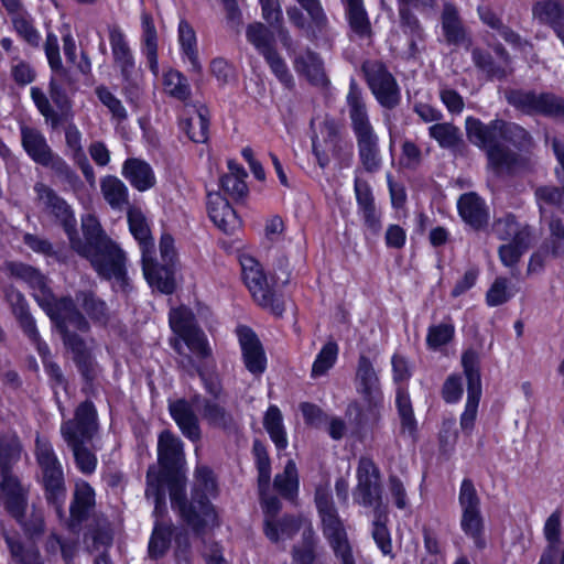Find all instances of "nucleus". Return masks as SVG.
<instances>
[{"mask_svg":"<svg viewBox=\"0 0 564 564\" xmlns=\"http://www.w3.org/2000/svg\"><path fill=\"white\" fill-rule=\"evenodd\" d=\"M561 519L562 512L555 510L545 521L543 533L547 541V547L543 554L551 555L556 558L561 551Z\"/></svg>","mask_w":564,"mask_h":564,"instance_id":"bf43d9fd","label":"nucleus"},{"mask_svg":"<svg viewBox=\"0 0 564 564\" xmlns=\"http://www.w3.org/2000/svg\"><path fill=\"white\" fill-rule=\"evenodd\" d=\"M429 135L444 149H456L463 143L459 128L449 122L432 124Z\"/></svg>","mask_w":564,"mask_h":564,"instance_id":"6e6d98bb","label":"nucleus"},{"mask_svg":"<svg viewBox=\"0 0 564 564\" xmlns=\"http://www.w3.org/2000/svg\"><path fill=\"white\" fill-rule=\"evenodd\" d=\"M229 173L220 178V187L232 199H243L248 194V186L245 182L247 172L234 161L228 162Z\"/></svg>","mask_w":564,"mask_h":564,"instance_id":"e433bc0d","label":"nucleus"},{"mask_svg":"<svg viewBox=\"0 0 564 564\" xmlns=\"http://www.w3.org/2000/svg\"><path fill=\"white\" fill-rule=\"evenodd\" d=\"M20 131L24 151L36 164L42 165L54 153L46 138L39 129L25 124L21 126Z\"/></svg>","mask_w":564,"mask_h":564,"instance_id":"7c9ffc66","label":"nucleus"},{"mask_svg":"<svg viewBox=\"0 0 564 564\" xmlns=\"http://www.w3.org/2000/svg\"><path fill=\"white\" fill-rule=\"evenodd\" d=\"M400 25L403 33L409 37V51L411 56L420 53L419 43L424 41V31L419 19L406 7L399 9Z\"/></svg>","mask_w":564,"mask_h":564,"instance_id":"49530a36","label":"nucleus"},{"mask_svg":"<svg viewBox=\"0 0 564 564\" xmlns=\"http://www.w3.org/2000/svg\"><path fill=\"white\" fill-rule=\"evenodd\" d=\"M354 501L364 507L371 508L375 514L382 517L387 512L383 503L381 474L371 458L361 457L357 467V486L352 491Z\"/></svg>","mask_w":564,"mask_h":564,"instance_id":"0eeeda50","label":"nucleus"},{"mask_svg":"<svg viewBox=\"0 0 564 564\" xmlns=\"http://www.w3.org/2000/svg\"><path fill=\"white\" fill-rule=\"evenodd\" d=\"M246 36H247V40L257 48V51L262 56H264L275 50L274 34L263 23L256 22V23L249 24L246 30Z\"/></svg>","mask_w":564,"mask_h":564,"instance_id":"5fc2aeb1","label":"nucleus"},{"mask_svg":"<svg viewBox=\"0 0 564 564\" xmlns=\"http://www.w3.org/2000/svg\"><path fill=\"white\" fill-rule=\"evenodd\" d=\"M462 365L467 379V401L465 410L460 415V427L467 434H470L478 411L481 397V378L479 370V356L474 349L466 350L462 356Z\"/></svg>","mask_w":564,"mask_h":564,"instance_id":"f8f14e48","label":"nucleus"},{"mask_svg":"<svg viewBox=\"0 0 564 564\" xmlns=\"http://www.w3.org/2000/svg\"><path fill=\"white\" fill-rule=\"evenodd\" d=\"M338 354V346L334 341H328L318 352L313 367L312 377L317 378L325 375L335 364Z\"/></svg>","mask_w":564,"mask_h":564,"instance_id":"0e129e2a","label":"nucleus"},{"mask_svg":"<svg viewBox=\"0 0 564 564\" xmlns=\"http://www.w3.org/2000/svg\"><path fill=\"white\" fill-rule=\"evenodd\" d=\"M170 325L173 332L178 335V338L171 341L173 347L175 340L184 343L197 361H202L210 356L212 350L208 346L206 335L197 326L195 316L191 310L186 307L172 310L170 313ZM181 346H183V344H181ZM182 349L184 350V347H182Z\"/></svg>","mask_w":564,"mask_h":564,"instance_id":"6e6552de","label":"nucleus"},{"mask_svg":"<svg viewBox=\"0 0 564 564\" xmlns=\"http://www.w3.org/2000/svg\"><path fill=\"white\" fill-rule=\"evenodd\" d=\"M442 28L447 43L453 45L470 46L468 37L455 8L446 6L442 15Z\"/></svg>","mask_w":564,"mask_h":564,"instance_id":"4c0bfd02","label":"nucleus"},{"mask_svg":"<svg viewBox=\"0 0 564 564\" xmlns=\"http://www.w3.org/2000/svg\"><path fill=\"white\" fill-rule=\"evenodd\" d=\"M499 140L512 143L519 149L529 148L532 143V139L525 129L519 124L506 121H503V127H501Z\"/></svg>","mask_w":564,"mask_h":564,"instance_id":"69168bd1","label":"nucleus"},{"mask_svg":"<svg viewBox=\"0 0 564 564\" xmlns=\"http://www.w3.org/2000/svg\"><path fill=\"white\" fill-rule=\"evenodd\" d=\"M194 406L193 397L189 401L177 399L169 403V411L183 435L192 442H198L202 438V429Z\"/></svg>","mask_w":564,"mask_h":564,"instance_id":"aec40b11","label":"nucleus"},{"mask_svg":"<svg viewBox=\"0 0 564 564\" xmlns=\"http://www.w3.org/2000/svg\"><path fill=\"white\" fill-rule=\"evenodd\" d=\"M346 101L360 162L367 172H377L381 167L378 137L370 123L362 91L355 79L350 80Z\"/></svg>","mask_w":564,"mask_h":564,"instance_id":"7ed1b4c3","label":"nucleus"},{"mask_svg":"<svg viewBox=\"0 0 564 564\" xmlns=\"http://www.w3.org/2000/svg\"><path fill=\"white\" fill-rule=\"evenodd\" d=\"M100 189L105 200L112 209L122 210L129 206L128 188L117 176L107 175L101 178Z\"/></svg>","mask_w":564,"mask_h":564,"instance_id":"ea45409f","label":"nucleus"},{"mask_svg":"<svg viewBox=\"0 0 564 564\" xmlns=\"http://www.w3.org/2000/svg\"><path fill=\"white\" fill-rule=\"evenodd\" d=\"M361 72L369 89L382 107L393 109L400 104V87L382 62L365 61L361 65Z\"/></svg>","mask_w":564,"mask_h":564,"instance_id":"9b49d317","label":"nucleus"},{"mask_svg":"<svg viewBox=\"0 0 564 564\" xmlns=\"http://www.w3.org/2000/svg\"><path fill=\"white\" fill-rule=\"evenodd\" d=\"M506 98L510 105L523 112L564 119V99L554 94L514 89L507 91Z\"/></svg>","mask_w":564,"mask_h":564,"instance_id":"ddd939ff","label":"nucleus"},{"mask_svg":"<svg viewBox=\"0 0 564 564\" xmlns=\"http://www.w3.org/2000/svg\"><path fill=\"white\" fill-rule=\"evenodd\" d=\"M557 177L563 184V188L555 186H541L535 189V197L542 214L547 206L564 208V176L557 172Z\"/></svg>","mask_w":564,"mask_h":564,"instance_id":"680f3d73","label":"nucleus"},{"mask_svg":"<svg viewBox=\"0 0 564 564\" xmlns=\"http://www.w3.org/2000/svg\"><path fill=\"white\" fill-rule=\"evenodd\" d=\"M295 67L315 85L326 83L323 64L317 54L308 51L304 56H300L295 61Z\"/></svg>","mask_w":564,"mask_h":564,"instance_id":"13d9d810","label":"nucleus"},{"mask_svg":"<svg viewBox=\"0 0 564 564\" xmlns=\"http://www.w3.org/2000/svg\"><path fill=\"white\" fill-rule=\"evenodd\" d=\"M310 15V25L306 30V36L310 40H316L328 32V20L319 3V0H296Z\"/></svg>","mask_w":564,"mask_h":564,"instance_id":"37998d69","label":"nucleus"},{"mask_svg":"<svg viewBox=\"0 0 564 564\" xmlns=\"http://www.w3.org/2000/svg\"><path fill=\"white\" fill-rule=\"evenodd\" d=\"M217 491V484L212 469L206 466H199L195 471V481L193 487V506L197 507L204 528L215 525L217 514L209 502V497H214Z\"/></svg>","mask_w":564,"mask_h":564,"instance_id":"f3484780","label":"nucleus"},{"mask_svg":"<svg viewBox=\"0 0 564 564\" xmlns=\"http://www.w3.org/2000/svg\"><path fill=\"white\" fill-rule=\"evenodd\" d=\"M263 426L278 449L282 451L288 447L283 416L276 405H270L268 408L263 417Z\"/></svg>","mask_w":564,"mask_h":564,"instance_id":"3c124183","label":"nucleus"},{"mask_svg":"<svg viewBox=\"0 0 564 564\" xmlns=\"http://www.w3.org/2000/svg\"><path fill=\"white\" fill-rule=\"evenodd\" d=\"M471 57L476 67L484 72L489 78L502 79L510 72L502 63H495L490 53L480 48H474L471 51Z\"/></svg>","mask_w":564,"mask_h":564,"instance_id":"052dcab7","label":"nucleus"},{"mask_svg":"<svg viewBox=\"0 0 564 564\" xmlns=\"http://www.w3.org/2000/svg\"><path fill=\"white\" fill-rule=\"evenodd\" d=\"M207 209L213 223L226 234L234 232L241 225L235 209L219 193H208Z\"/></svg>","mask_w":564,"mask_h":564,"instance_id":"5701e85b","label":"nucleus"},{"mask_svg":"<svg viewBox=\"0 0 564 564\" xmlns=\"http://www.w3.org/2000/svg\"><path fill=\"white\" fill-rule=\"evenodd\" d=\"M0 489L8 511L18 520L24 516L26 507V489L12 471L0 475Z\"/></svg>","mask_w":564,"mask_h":564,"instance_id":"393cba45","label":"nucleus"},{"mask_svg":"<svg viewBox=\"0 0 564 564\" xmlns=\"http://www.w3.org/2000/svg\"><path fill=\"white\" fill-rule=\"evenodd\" d=\"M174 349L180 355L177 359L178 366L184 369L188 375L194 376L196 372L199 375L200 380L204 384L206 392L208 393L207 398L210 399H224L226 398V393L224 391L220 379L217 376H209L202 371L198 362L188 354L183 352L181 343L175 340Z\"/></svg>","mask_w":564,"mask_h":564,"instance_id":"a878e982","label":"nucleus"},{"mask_svg":"<svg viewBox=\"0 0 564 564\" xmlns=\"http://www.w3.org/2000/svg\"><path fill=\"white\" fill-rule=\"evenodd\" d=\"M200 419L212 430H218L227 435L237 434L239 431V421L234 412L228 408L226 398L210 399L195 393L193 395Z\"/></svg>","mask_w":564,"mask_h":564,"instance_id":"4468645a","label":"nucleus"},{"mask_svg":"<svg viewBox=\"0 0 564 564\" xmlns=\"http://www.w3.org/2000/svg\"><path fill=\"white\" fill-rule=\"evenodd\" d=\"M533 20L552 30L564 25V0H540L532 7Z\"/></svg>","mask_w":564,"mask_h":564,"instance_id":"72a5a7b5","label":"nucleus"},{"mask_svg":"<svg viewBox=\"0 0 564 564\" xmlns=\"http://www.w3.org/2000/svg\"><path fill=\"white\" fill-rule=\"evenodd\" d=\"M240 263L243 282L254 301L260 306L269 308L274 315H282L284 303L269 283L261 264L251 257H243Z\"/></svg>","mask_w":564,"mask_h":564,"instance_id":"1a4fd4ad","label":"nucleus"},{"mask_svg":"<svg viewBox=\"0 0 564 564\" xmlns=\"http://www.w3.org/2000/svg\"><path fill=\"white\" fill-rule=\"evenodd\" d=\"M355 194L365 227L372 235H378L382 227L381 217L380 213L377 210L372 191L368 182L356 178Z\"/></svg>","mask_w":564,"mask_h":564,"instance_id":"4be33fe9","label":"nucleus"},{"mask_svg":"<svg viewBox=\"0 0 564 564\" xmlns=\"http://www.w3.org/2000/svg\"><path fill=\"white\" fill-rule=\"evenodd\" d=\"M82 230L84 239L79 237L73 240L72 250L87 259L98 276L115 280L126 290L128 276L124 251L105 232L94 215L82 219Z\"/></svg>","mask_w":564,"mask_h":564,"instance_id":"f257e3e1","label":"nucleus"},{"mask_svg":"<svg viewBox=\"0 0 564 564\" xmlns=\"http://www.w3.org/2000/svg\"><path fill=\"white\" fill-rule=\"evenodd\" d=\"M153 254L142 256L144 276L152 288L158 289L162 293L171 294L175 289L174 265L155 263Z\"/></svg>","mask_w":564,"mask_h":564,"instance_id":"bb28decb","label":"nucleus"},{"mask_svg":"<svg viewBox=\"0 0 564 564\" xmlns=\"http://www.w3.org/2000/svg\"><path fill=\"white\" fill-rule=\"evenodd\" d=\"M316 540L312 529L304 530L302 533V542L294 545L292 557L296 564H314L315 561Z\"/></svg>","mask_w":564,"mask_h":564,"instance_id":"e2e57ef3","label":"nucleus"},{"mask_svg":"<svg viewBox=\"0 0 564 564\" xmlns=\"http://www.w3.org/2000/svg\"><path fill=\"white\" fill-rule=\"evenodd\" d=\"M178 42L181 44L184 55L191 63L192 72L196 74L202 73V65L198 59V53L196 47V34L194 29L185 20H182L178 24Z\"/></svg>","mask_w":564,"mask_h":564,"instance_id":"603ef678","label":"nucleus"},{"mask_svg":"<svg viewBox=\"0 0 564 564\" xmlns=\"http://www.w3.org/2000/svg\"><path fill=\"white\" fill-rule=\"evenodd\" d=\"M109 41L111 45L113 61L120 68L121 75L128 84V86H124L123 88L126 94H137L138 86L132 83V75L134 72V58L124 39V34L118 26L110 28Z\"/></svg>","mask_w":564,"mask_h":564,"instance_id":"a211bd4d","label":"nucleus"},{"mask_svg":"<svg viewBox=\"0 0 564 564\" xmlns=\"http://www.w3.org/2000/svg\"><path fill=\"white\" fill-rule=\"evenodd\" d=\"M153 479L160 480L162 488L165 486L170 492L171 505L176 510L182 519L197 533H202L205 528L199 516L197 507L193 506V499L187 503L185 496V480L180 473L171 474H153Z\"/></svg>","mask_w":564,"mask_h":564,"instance_id":"2eb2a0df","label":"nucleus"},{"mask_svg":"<svg viewBox=\"0 0 564 564\" xmlns=\"http://www.w3.org/2000/svg\"><path fill=\"white\" fill-rule=\"evenodd\" d=\"M160 474L180 473L184 463L183 442L170 431H163L158 442Z\"/></svg>","mask_w":564,"mask_h":564,"instance_id":"412c9836","label":"nucleus"},{"mask_svg":"<svg viewBox=\"0 0 564 564\" xmlns=\"http://www.w3.org/2000/svg\"><path fill=\"white\" fill-rule=\"evenodd\" d=\"M458 503L462 511L460 529L475 542L477 547L482 549L485 546L482 538L485 523L481 513V502L475 485L469 478H465L462 481Z\"/></svg>","mask_w":564,"mask_h":564,"instance_id":"9d476101","label":"nucleus"},{"mask_svg":"<svg viewBox=\"0 0 564 564\" xmlns=\"http://www.w3.org/2000/svg\"><path fill=\"white\" fill-rule=\"evenodd\" d=\"M128 223L131 234L139 241L142 256L154 253L153 238L142 212L138 208H129Z\"/></svg>","mask_w":564,"mask_h":564,"instance_id":"58836bf2","label":"nucleus"},{"mask_svg":"<svg viewBox=\"0 0 564 564\" xmlns=\"http://www.w3.org/2000/svg\"><path fill=\"white\" fill-rule=\"evenodd\" d=\"M84 324H77L68 318V315H64L58 321L54 322L56 329L62 336L63 343L66 348L73 352V360L77 366L82 377L87 383H93L100 375L101 369L98 362L91 355V351L86 345V341L77 333L72 332L70 327L82 332L88 333L90 330V323H88L86 316L82 313Z\"/></svg>","mask_w":564,"mask_h":564,"instance_id":"423d86ee","label":"nucleus"},{"mask_svg":"<svg viewBox=\"0 0 564 564\" xmlns=\"http://www.w3.org/2000/svg\"><path fill=\"white\" fill-rule=\"evenodd\" d=\"M492 231L500 240L517 241L520 245H524L530 239L529 228L520 226L512 215L497 219L494 223Z\"/></svg>","mask_w":564,"mask_h":564,"instance_id":"a19ab883","label":"nucleus"},{"mask_svg":"<svg viewBox=\"0 0 564 564\" xmlns=\"http://www.w3.org/2000/svg\"><path fill=\"white\" fill-rule=\"evenodd\" d=\"M550 236L545 241L546 249H550L552 257L564 256V224L560 218H551L549 221Z\"/></svg>","mask_w":564,"mask_h":564,"instance_id":"774afa93","label":"nucleus"},{"mask_svg":"<svg viewBox=\"0 0 564 564\" xmlns=\"http://www.w3.org/2000/svg\"><path fill=\"white\" fill-rule=\"evenodd\" d=\"M237 334L246 368L254 376L262 375L267 367V358L259 338L247 326L238 327Z\"/></svg>","mask_w":564,"mask_h":564,"instance_id":"6ab92c4d","label":"nucleus"},{"mask_svg":"<svg viewBox=\"0 0 564 564\" xmlns=\"http://www.w3.org/2000/svg\"><path fill=\"white\" fill-rule=\"evenodd\" d=\"M173 535V525L162 520H155L154 528L149 541V556L160 558L167 552Z\"/></svg>","mask_w":564,"mask_h":564,"instance_id":"8fccbe9b","label":"nucleus"},{"mask_svg":"<svg viewBox=\"0 0 564 564\" xmlns=\"http://www.w3.org/2000/svg\"><path fill=\"white\" fill-rule=\"evenodd\" d=\"M34 191L37 195L39 200L43 204L44 208L55 217V219L63 227L65 234L68 237L69 246L73 240L79 238L77 231V221L70 206L64 198L57 195V193L43 183H36Z\"/></svg>","mask_w":564,"mask_h":564,"instance_id":"dca6fc26","label":"nucleus"},{"mask_svg":"<svg viewBox=\"0 0 564 564\" xmlns=\"http://www.w3.org/2000/svg\"><path fill=\"white\" fill-rule=\"evenodd\" d=\"M350 30L361 39L370 37L371 24L362 0H344Z\"/></svg>","mask_w":564,"mask_h":564,"instance_id":"a18cd8bd","label":"nucleus"},{"mask_svg":"<svg viewBox=\"0 0 564 564\" xmlns=\"http://www.w3.org/2000/svg\"><path fill=\"white\" fill-rule=\"evenodd\" d=\"M35 457L40 467V479L46 501L62 516L66 498V485L62 465L52 444L40 436L35 441Z\"/></svg>","mask_w":564,"mask_h":564,"instance_id":"39448f33","label":"nucleus"},{"mask_svg":"<svg viewBox=\"0 0 564 564\" xmlns=\"http://www.w3.org/2000/svg\"><path fill=\"white\" fill-rule=\"evenodd\" d=\"M122 175L140 192L148 191L155 185V175L152 167L140 159L126 160L122 165Z\"/></svg>","mask_w":564,"mask_h":564,"instance_id":"473e14b6","label":"nucleus"},{"mask_svg":"<svg viewBox=\"0 0 564 564\" xmlns=\"http://www.w3.org/2000/svg\"><path fill=\"white\" fill-rule=\"evenodd\" d=\"M503 120H494L488 124L474 117L466 118L465 128L468 140L480 149L486 150L499 142V134Z\"/></svg>","mask_w":564,"mask_h":564,"instance_id":"b1692460","label":"nucleus"},{"mask_svg":"<svg viewBox=\"0 0 564 564\" xmlns=\"http://www.w3.org/2000/svg\"><path fill=\"white\" fill-rule=\"evenodd\" d=\"M274 489L285 499L294 500L299 492V473L293 459H289L284 470L275 475Z\"/></svg>","mask_w":564,"mask_h":564,"instance_id":"de8ad7c7","label":"nucleus"},{"mask_svg":"<svg viewBox=\"0 0 564 564\" xmlns=\"http://www.w3.org/2000/svg\"><path fill=\"white\" fill-rule=\"evenodd\" d=\"M487 158L496 173H513L523 166V159L499 142L488 149Z\"/></svg>","mask_w":564,"mask_h":564,"instance_id":"f704fd0d","label":"nucleus"},{"mask_svg":"<svg viewBox=\"0 0 564 564\" xmlns=\"http://www.w3.org/2000/svg\"><path fill=\"white\" fill-rule=\"evenodd\" d=\"M458 212L463 220L475 229H480L488 224L489 213L482 198L476 193L463 194L457 203Z\"/></svg>","mask_w":564,"mask_h":564,"instance_id":"cd10ccee","label":"nucleus"},{"mask_svg":"<svg viewBox=\"0 0 564 564\" xmlns=\"http://www.w3.org/2000/svg\"><path fill=\"white\" fill-rule=\"evenodd\" d=\"M13 274L25 280L34 290L33 296L39 306L46 313L51 322L58 321L64 315L82 326L85 325L82 312L77 308L72 296L56 297L47 286L45 278L34 268L25 264H15Z\"/></svg>","mask_w":564,"mask_h":564,"instance_id":"20e7f679","label":"nucleus"},{"mask_svg":"<svg viewBox=\"0 0 564 564\" xmlns=\"http://www.w3.org/2000/svg\"><path fill=\"white\" fill-rule=\"evenodd\" d=\"M455 334L454 325L451 323H441L432 325L427 329L426 344L430 349L436 350L448 344Z\"/></svg>","mask_w":564,"mask_h":564,"instance_id":"338daca9","label":"nucleus"},{"mask_svg":"<svg viewBox=\"0 0 564 564\" xmlns=\"http://www.w3.org/2000/svg\"><path fill=\"white\" fill-rule=\"evenodd\" d=\"M182 130L196 143H205L208 140L209 112L205 107L195 109L194 116L181 121Z\"/></svg>","mask_w":564,"mask_h":564,"instance_id":"c03bdc74","label":"nucleus"},{"mask_svg":"<svg viewBox=\"0 0 564 564\" xmlns=\"http://www.w3.org/2000/svg\"><path fill=\"white\" fill-rule=\"evenodd\" d=\"M142 25V53L145 55L149 67L154 75L159 73L158 62V33L151 14L143 12Z\"/></svg>","mask_w":564,"mask_h":564,"instance_id":"c9c22d12","label":"nucleus"},{"mask_svg":"<svg viewBox=\"0 0 564 564\" xmlns=\"http://www.w3.org/2000/svg\"><path fill=\"white\" fill-rule=\"evenodd\" d=\"M252 454L254 456L256 467L258 470V488L263 495L264 490H269L271 480V460L264 444L254 440L252 445Z\"/></svg>","mask_w":564,"mask_h":564,"instance_id":"4d7b16f0","label":"nucleus"},{"mask_svg":"<svg viewBox=\"0 0 564 564\" xmlns=\"http://www.w3.org/2000/svg\"><path fill=\"white\" fill-rule=\"evenodd\" d=\"M89 319L97 325L106 326L110 321L108 304L91 290H79L75 293V300Z\"/></svg>","mask_w":564,"mask_h":564,"instance_id":"c756f323","label":"nucleus"},{"mask_svg":"<svg viewBox=\"0 0 564 564\" xmlns=\"http://www.w3.org/2000/svg\"><path fill=\"white\" fill-rule=\"evenodd\" d=\"M22 445L15 434L0 435V475L12 471L13 466L20 460Z\"/></svg>","mask_w":564,"mask_h":564,"instance_id":"09e8293b","label":"nucleus"},{"mask_svg":"<svg viewBox=\"0 0 564 564\" xmlns=\"http://www.w3.org/2000/svg\"><path fill=\"white\" fill-rule=\"evenodd\" d=\"M395 403L401 422V434L414 438L416 433V420L409 393L404 389L399 388L397 390Z\"/></svg>","mask_w":564,"mask_h":564,"instance_id":"864d4df0","label":"nucleus"},{"mask_svg":"<svg viewBox=\"0 0 564 564\" xmlns=\"http://www.w3.org/2000/svg\"><path fill=\"white\" fill-rule=\"evenodd\" d=\"M358 391L370 404H377L381 399L379 378L368 357L361 355L356 370Z\"/></svg>","mask_w":564,"mask_h":564,"instance_id":"c85d7f7f","label":"nucleus"},{"mask_svg":"<svg viewBox=\"0 0 564 564\" xmlns=\"http://www.w3.org/2000/svg\"><path fill=\"white\" fill-rule=\"evenodd\" d=\"M4 541L15 564H44L34 544L24 543L20 538L10 534H4Z\"/></svg>","mask_w":564,"mask_h":564,"instance_id":"79ce46f5","label":"nucleus"},{"mask_svg":"<svg viewBox=\"0 0 564 564\" xmlns=\"http://www.w3.org/2000/svg\"><path fill=\"white\" fill-rule=\"evenodd\" d=\"M98 431L97 412L91 401L82 402L74 417L61 425V434L72 449L77 468L86 475L95 471L97 458L88 444Z\"/></svg>","mask_w":564,"mask_h":564,"instance_id":"f03ea898","label":"nucleus"},{"mask_svg":"<svg viewBox=\"0 0 564 564\" xmlns=\"http://www.w3.org/2000/svg\"><path fill=\"white\" fill-rule=\"evenodd\" d=\"M95 506L94 489L86 481L76 484L73 501L70 503V522L69 527L76 529L84 520H86Z\"/></svg>","mask_w":564,"mask_h":564,"instance_id":"2f4dec72","label":"nucleus"}]
</instances>
